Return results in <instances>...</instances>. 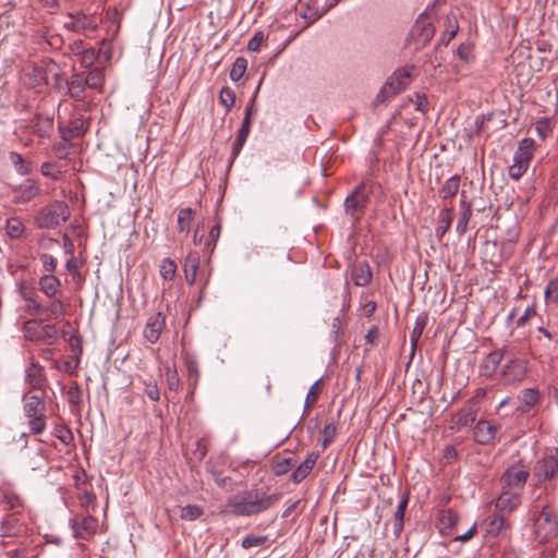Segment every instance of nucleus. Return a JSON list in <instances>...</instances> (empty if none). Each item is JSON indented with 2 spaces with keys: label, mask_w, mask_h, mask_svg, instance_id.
<instances>
[{
  "label": "nucleus",
  "mask_w": 558,
  "mask_h": 558,
  "mask_svg": "<svg viewBox=\"0 0 558 558\" xmlns=\"http://www.w3.org/2000/svg\"><path fill=\"white\" fill-rule=\"evenodd\" d=\"M279 493H268L264 488L253 487L235 493L227 500L229 512L236 517H253L272 508L280 500Z\"/></svg>",
  "instance_id": "obj_1"
},
{
  "label": "nucleus",
  "mask_w": 558,
  "mask_h": 558,
  "mask_svg": "<svg viewBox=\"0 0 558 558\" xmlns=\"http://www.w3.org/2000/svg\"><path fill=\"white\" fill-rule=\"evenodd\" d=\"M23 414L27 418L31 434L40 435L47 427L46 402L37 395L23 397Z\"/></svg>",
  "instance_id": "obj_2"
},
{
  "label": "nucleus",
  "mask_w": 558,
  "mask_h": 558,
  "mask_svg": "<svg viewBox=\"0 0 558 558\" xmlns=\"http://www.w3.org/2000/svg\"><path fill=\"white\" fill-rule=\"evenodd\" d=\"M27 437L26 433L20 436V440H24L23 462L32 471H43L49 462L48 451L40 439L36 438L28 445Z\"/></svg>",
  "instance_id": "obj_3"
},
{
  "label": "nucleus",
  "mask_w": 558,
  "mask_h": 558,
  "mask_svg": "<svg viewBox=\"0 0 558 558\" xmlns=\"http://www.w3.org/2000/svg\"><path fill=\"white\" fill-rule=\"evenodd\" d=\"M70 217V208L65 202L56 201L40 209L36 223L40 229H51L65 222Z\"/></svg>",
  "instance_id": "obj_4"
},
{
  "label": "nucleus",
  "mask_w": 558,
  "mask_h": 558,
  "mask_svg": "<svg viewBox=\"0 0 558 558\" xmlns=\"http://www.w3.org/2000/svg\"><path fill=\"white\" fill-rule=\"evenodd\" d=\"M534 533L539 542H547L557 535L558 515L549 506H544L535 519Z\"/></svg>",
  "instance_id": "obj_5"
},
{
  "label": "nucleus",
  "mask_w": 558,
  "mask_h": 558,
  "mask_svg": "<svg viewBox=\"0 0 558 558\" xmlns=\"http://www.w3.org/2000/svg\"><path fill=\"white\" fill-rule=\"evenodd\" d=\"M24 337L29 341L53 344L58 338V329L52 324L44 325L41 320L28 319L23 326Z\"/></svg>",
  "instance_id": "obj_6"
},
{
  "label": "nucleus",
  "mask_w": 558,
  "mask_h": 558,
  "mask_svg": "<svg viewBox=\"0 0 558 558\" xmlns=\"http://www.w3.org/2000/svg\"><path fill=\"white\" fill-rule=\"evenodd\" d=\"M530 368V361L525 356H512L504 364L500 375L505 384L518 385L527 377Z\"/></svg>",
  "instance_id": "obj_7"
},
{
  "label": "nucleus",
  "mask_w": 558,
  "mask_h": 558,
  "mask_svg": "<svg viewBox=\"0 0 558 558\" xmlns=\"http://www.w3.org/2000/svg\"><path fill=\"white\" fill-rule=\"evenodd\" d=\"M371 196V189L365 183L359 184L344 199V209L354 220L364 215Z\"/></svg>",
  "instance_id": "obj_8"
},
{
  "label": "nucleus",
  "mask_w": 558,
  "mask_h": 558,
  "mask_svg": "<svg viewBox=\"0 0 558 558\" xmlns=\"http://www.w3.org/2000/svg\"><path fill=\"white\" fill-rule=\"evenodd\" d=\"M538 482L549 481L558 476V449L553 448L544 453L533 470Z\"/></svg>",
  "instance_id": "obj_9"
},
{
  "label": "nucleus",
  "mask_w": 558,
  "mask_h": 558,
  "mask_svg": "<svg viewBox=\"0 0 558 558\" xmlns=\"http://www.w3.org/2000/svg\"><path fill=\"white\" fill-rule=\"evenodd\" d=\"M427 11L428 9L420 14L410 32V35L417 47L425 46L430 41L435 34V27Z\"/></svg>",
  "instance_id": "obj_10"
},
{
  "label": "nucleus",
  "mask_w": 558,
  "mask_h": 558,
  "mask_svg": "<svg viewBox=\"0 0 558 558\" xmlns=\"http://www.w3.org/2000/svg\"><path fill=\"white\" fill-rule=\"evenodd\" d=\"M70 526L75 538L89 539L97 532L98 520L93 515H76L70 520Z\"/></svg>",
  "instance_id": "obj_11"
},
{
  "label": "nucleus",
  "mask_w": 558,
  "mask_h": 558,
  "mask_svg": "<svg viewBox=\"0 0 558 558\" xmlns=\"http://www.w3.org/2000/svg\"><path fill=\"white\" fill-rule=\"evenodd\" d=\"M39 193L40 185L33 179H25L12 187V201L16 204H25L37 197Z\"/></svg>",
  "instance_id": "obj_12"
},
{
  "label": "nucleus",
  "mask_w": 558,
  "mask_h": 558,
  "mask_svg": "<svg viewBox=\"0 0 558 558\" xmlns=\"http://www.w3.org/2000/svg\"><path fill=\"white\" fill-rule=\"evenodd\" d=\"M499 432V425L492 421L480 420L474 427V440L480 445H489L495 441Z\"/></svg>",
  "instance_id": "obj_13"
},
{
  "label": "nucleus",
  "mask_w": 558,
  "mask_h": 558,
  "mask_svg": "<svg viewBox=\"0 0 558 558\" xmlns=\"http://www.w3.org/2000/svg\"><path fill=\"white\" fill-rule=\"evenodd\" d=\"M69 21L64 23V27L74 33H85L86 31L97 29V24L85 13H68Z\"/></svg>",
  "instance_id": "obj_14"
},
{
  "label": "nucleus",
  "mask_w": 558,
  "mask_h": 558,
  "mask_svg": "<svg viewBox=\"0 0 558 558\" xmlns=\"http://www.w3.org/2000/svg\"><path fill=\"white\" fill-rule=\"evenodd\" d=\"M459 522V515L458 513L448 508V509H441L437 513V522L436 526L439 531V533L444 536H450L453 532V529Z\"/></svg>",
  "instance_id": "obj_15"
},
{
  "label": "nucleus",
  "mask_w": 558,
  "mask_h": 558,
  "mask_svg": "<svg viewBox=\"0 0 558 558\" xmlns=\"http://www.w3.org/2000/svg\"><path fill=\"white\" fill-rule=\"evenodd\" d=\"M529 476L527 470L519 465H511L504 472L501 481L509 487L522 488Z\"/></svg>",
  "instance_id": "obj_16"
},
{
  "label": "nucleus",
  "mask_w": 558,
  "mask_h": 558,
  "mask_svg": "<svg viewBox=\"0 0 558 558\" xmlns=\"http://www.w3.org/2000/svg\"><path fill=\"white\" fill-rule=\"evenodd\" d=\"M166 326V317L161 313H155L149 316L144 328V337L155 343L160 338L161 331Z\"/></svg>",
  "instance_id": "obj_17"
},
{
  "label": "nucleus",
  "mask_w": 558,
  "mask_h": 558,
  "mask_svg": "<svg viewBox=\"0 0 558 558\" xmlns=\"http://www.w3.org/2000/svg\"><path fill=\"white\" fill-rule=\"evenodd\" d=\"M521 505V495L509 490L502 492L495 502V511L504 514L511 513Z\"/></svg>",
  "instance_id": "obj_18"
},
{
  "label": "nucleus",
  "mask_w": 558,
  "mask_h": 558,
  "mask_svg": "<svg viewBox=\"0 0 558 558\" xmlns=\"http://www.w3.org/2000/svg\"><path fill=\"white\" fill-rule=\"evenodd\" d=\"M85 75L84 73L75 72L72 74L71 78L65 82L66 85V93L69 96L76 100L82 101L86 98V88L87 85L85 84Z\"/></svg>",
  "instance_id": "obj_19"
},
{
  "label": "nucleus",
  "mask_w": 558,
  "mask_h": 558,
  "mask_svg": "<svg viewBox=\"0 0 558 558\" xmlns=\"http://www.w3.org/2000/svg\"><path fill=\"white\" fill-rule=\"evenodd\" d=\"M26 383L37 390H44L47 387V377L44 367L37 362H32L26 369Z\"/></svg>",
  "instance_id": "obj_20"
},
{
  "label": "nucleus",
  "mask_w": 558,
  "mask_h": 558,
  "mask_svg": "<svg viewBox=\"0 0 558 558\" xmlns=\"http://www.w3.org/2000/svg\"><path fill=\"white\" fill-rule=\"evenodd\" d=\"M319 458V452L312 451L307 454L304 461H302L298 468L293 471L291 475V480L294 484L301 483L303 480H305L314 466L317 463V460Z\"/></svg>",
  "instance_id": "obj_21"
},
{
  "label": "nucleus",
  "mask_w": 558,
  "mask_h": 558,
  "mask_svg": "<svg viewBox=\"0 0 558 558\" xmlns=\"http://www.w3.org/2000/svg\"><path fill=\"white\" fill-rule=\"evenodd\" d=\"M25 532L23 523L14 515H8L1 523V537H17Z\"/></svg>",
  "instance_id": "obj_22"
},
{
  "label": "nucleus",
  "mask_w": 558,
  "mask_h": 558,
  "mask_svg": "<svg viewBox=\"0 0 558 558\" xmlns=\"http://www.w3.org/2000/svg\"><path fill=\"white\" fill-rule=\"evenodd\" d=\"M201 264V257L197 252H190L183 264L185 280L189 284H194L196 281L197 271Z\"/></svg>",
  "instance_id": "obj_23"
},
{
  "label": "nucleus",
  "mask_w": 558,
  "mask_h": 558,
  "mask_svg": "<svg viewBox=\"0 0 558 558\" xmlns=\"http://www.w3.org/2000/svg\"><path fill=\"white\" fill-rule=\"evenodd\" d=\"M405 87L398 82L397 77H389L385 85L381 87L379 93L376 96L377 102H385L390 98L395 97L397 94L402 92Z\"/></svg>",
  "instance_id": "obj_24"
},
{
  "label": "nucleus",
  "mask_w": 558,
  "mask_h": 558,
  "mask_svg": "<svg viewBox=\"0 0 558 558\" xmlns=\"http://www.w3.org/2000/svg\"><path fill=\"white\" fill-rule=\"evenodd\" d=\"M409 497L404 495L398 504V507L393 513L391 523L392 532L396 537H399L403 531L404 513L408 507Z\"/></svg>",
  "instance_id": "obj_25"
},
{
  "label": "nucleus",
  "mask_w": 558,
  "mask_h": 558,
  "mask_svg": "<svg viewBox=\"0 0 558 558\" xmlns=\"http://www.w3.org/2000/svg\"><path fill=\"white\" fill-rule=\"evenodd\" d=\"M372 270L367 263H359L352 269V280L357 287H366L372 281Z\"/></svg>",
  "instance_id": "obj_26"
},
{
  "label": "nucleus",
  "mask_w": 558,
  "mask_h": 558,
  "mask_svg": "<svg viewBox=\"0 0 558 558\" xmlns=\"http://www.w3.org/2000/svg\"><path fill=\"white\" fill-rule=\"evenodd\" d=\"M478 407L465 405L456 415L454 427L461 428L473 424L476 420Z\"/></svg>",
  "instance_id": "obj_27"
},
{
  "label": "nucleus",
  "mask_w": 558,
  "mask_h": 558,
  "mask_svg": "<svg viewBox=\"0 0 558 558\" xmlns=\"http://www.w3.org/2000/svg\"><path fill=\"white\" fill-rule=\"evenodd\" d=\"M61 287V281L53 275H44L39 278V289L48 298H56Z\"/></svg>",
  "instance_id": "obj_28"
},
{
  "label": "nucleus",
  "mask_w": 558,
  "mask_h": 558,
  "mask_svg": "<svg viewBox=\"0 0 558 558\" xmlns=\"http://www.w3.org/2000/svg\"><path fill=\"white\" fill-rule=\"evenodd\" d=\"M454 216L453 208H444L438 215V226L435 229L436 236L441 239L446 232L450 229L452 219Z\"/></svg>",
  "instance_id": "obj_29"
},
{
  "label": "nucleus",
  "mask_w": 558,
  "mask_h": 558,
  "mask_svg": "<svg viewBox=\"0 0 558 558\" xmlns=\"http://www.w3.org/2000/svg\"><path fill=\"white\" fill-rule=\"evenodd\" d=\"M535 153V141L531 137H525L520 141L518 149L515 150L513 157L522 159L530 163Z\"/></svg>",
  "instance_id": "obj_30"
},
{
  "label": "nucleus",
  "mask_w": 558,
  "mask_h": 558,
  "mask_svg": "<svg viewBox=\"0 0 558 558\" xmlns=\"http://www.w3.org/2000/svg\"><path fill=\"white\" fill-rule=\"evenodd\" d=\"M486 531L489 535L497 536L507 526L504 514L495 511L486 519Z\"/></svg>",
  "instance_id": "obj_31"
},
{
  "label": "nucleus",
  "mask_w": 558,
  "mask_h": 558,
  "mask_svg": "<svg viewBox=\"0 0 558 558\" xmlns=\"http://www.w3.org/2000/svg\"><path fill=\"white\" fill-rule=\"evenodd\" d=\"M85 84L90 89L101 90L105 83L104 70L100 68H94L85 75Z\"/></svg>",
  "instance_id": "obj_32"
},
{
  "label": "nucleus",
  "mask_w": 558,
  "mask_h": 558,
  "mask_svg": "<svg viewBox=\"0 0 558 558\" xmlns=\"http://www.w3.org/2000/svg\"><path fill=\"white\" fill-rule=\"evenodd\" d=\"M0 502L4 506L5 510H19L24 507L23 499L12 490H4L1 494Z\"/></svg>",
  "instance_id": "obj_33"
},
{
  "label": "nucleus",
  "mask_w": 558,
  "mask_h": 558,
  "mask_svg": "<svg viewBox=\"0 0 558 558\" xmlns=\"http://www.w3.org/2000/svg\"><path fill=\"white\" fill-rule=\"evenodd\" d=\"M427 324V315L421 314L416 317L414 327L410 335V341L412 345V354L414 353V350L418 343V340L426 327Z\"/></svg>",
  "instance_id": "obj_34"
},
{
  "label": "nucleus",
  "mask_w": 558,
  "mask_h": 558,
  "mask_svg": "<svg viewBox=\"0 0 558 558\" xmlns=\"http://www.w3.org/2000/svg\"><path fill=\"white\" fill-rule=\"evenodd\" d=\"M459 186H460V177L452 175L446 180V182L439 190V196L444 199L451 198L458 193Z\"/></svg>",
  "instance_id": "obj_35"
},
{
  "label": "nucleus",
  "mask_w": 558,
  "mask_h": 558,
  "mask_svg": "<svg viewBox=\"0 0 558 558\" xmlns=\"http://www.w3.org/2000/svg\"><path fill=\"white\" fill-rule=\"evenodd\" d=\"M24 82L32 87L45 84V76L39 64L32 66L29 71L24 73Z\"/></svg>",
  "instance_id": "obj_36"
},
{
  "label": "nucleus",
  "mask_w": 558,
  "mask_h": 558,
  "mask_svg": "<svg viewBox=\"0 0 558 558\" xmlns=\"http://www.w3.org/2000/svg\"><path fill=\"white\" fill-rule=\"evenodd\" d=\"M461 208H462V211H461L460 218H459L457 227H456V231L460 235H462L466 232L468 225H469V221L472 216V208H471L470 204H466L464 201H462Z\"/></svg>",
  "instance_id": "obj_37"
},
{
  "label": "nucleus",
  "mask_w": 558,
  "mask_h": 558,
  "mask_svg": "<svg viewBox=\"0 0 558 558\" xmlns=\"http://www.w3.org/2000/svg\"><path fill=\"white\" fill-rule=\"evenodd\" d=\"M52 301L45 306V313L49 318L59 319L65 314V305L59 298H51Z\"/></svg>",
  "instance_id": "obj_38"
},
{
  "label": "nucleus",
  "mask_w": 558,
  "mask_h": 558,
  "mask_svg": "<svg viewBox=\"0 0 558 558\" xmlns=\"http://www.w3.org/2000/svg\"><path fill=\"white\" fill-rule=\"evenodd\" d=\"M194 218V210L191 208H182L178 214V228L181 232L189 233L191 223Z\"/></svg>",
  "instance_id": "obj_39"
},
{
  "label": "nucleus",
  "mask_w": 558,
  "mask_h": 558,
  "mask_svg": "<svg viewBox=\"0 0 558 558\" xmlns=\"http://www.w3.org/2000/svg\"><path fill=\"white\" fill-rule=\"evenodd\" d=\"M24 229H25L24 225H23V222L21 221L20 218L12 217V218L7 220L5 230H7V234L11 239L20 238L23 234Z\"/></svg>",
  "instance_id": "obj_40"
},
{
  "label": "nucleus",
  "mask_w": 558,
  "mask_h": 558,
  "mask_svg": "<svg viewBox=\"0 0 558 558\" xmlns=\"http://www.w3.org/2000/svg\"><path fill=\"white\" fill-rule=\"evenodd\" d=\"M247 69V60L244 57H238L233 62L230 71V78L233 82L240 81L245 74Z\"/></svg>",
  "instance_id": "obj_41"
},
{
  "label": "nucleus",
  "mask_w": 558,
  "mask_h": 558,
  "mask_svg": "<svg viewBox=\"0 0 558 558\" xmlns=\"http://www.w3.org/2000/svg\"><path fill=\"white\" fill-rule=\"evenodd\" d=\"M160 276L163 280L171 281L177 274V264L171 258H163L160 264Z\"/></svg>",
  "instance_id": "obj_42"
},
{
  "label": "nucleus",
  "mask_w": 558,
  "mask_h": 558,
  "mask_svg": "<svg viewBox=\"0 0 558 558\" xmlns=\"http://www.w3.org/2000/svg\"><path fill=\"white\" fill-rule=\"evenodd\" d=\"M519 400L527 408L534 407L539 401V392L535 388L523 389L519 395Z\"/></svg>",
  "instance_id": "obj_43"
},
{
  "label": "nucleus",
  "mask_w": 558,
  "mask_h": 558,
  "mask_svg": "<svg viewBox=\"0 0 558 558\" xmlns=\"http://www.w3.org/2000/svg\"><path fill=\"white\" fill-rule=\"evenodd\" d=\"M529 165L526 161L513 157V163L508 170L509 177L513 180H519L527 170Z\"/></svg>",
  "instance_id": "obj_44"
},
{
  "label": "nucleus",
  "mask_w": 558,
  "mask_h": 558,
  "mask_svg": "<svg viewBox=\"0 0 558 558\" xmlns=\"http://www.w3.org/2000/svg\"><path fill=\"white\" fill-rule=\"evenodd\" d=\"M203 508L197 505H187L181 508L180 518L183 520L193 521L203 514Z\"/></svg>",
  "instance_id": "obj_45"
},
{
  "label": "nucleus",
  "mask_w": 558,
  "mask_h": 558,
  "mask_svg": "<svg viewBox=\"0 0 558 558\" xmlns=\"http://www.w3.org/2000/svg\"><path fill=\"white\" fill-rule=\"evenodd\" d=\"M219 102L227 109L230 110L235 104V94L228 87L223 86L219 92Z\"/></svg>",
  "instance_id": "obj_46"
},
{
  "label": "nucleus",
  "mask_w": 558,
  "mask_h": 558,
  "mask_svg": "<svg viewBox=\"0 0 558 558\" xmlns=\"http://www.w3.org/2000/svg\"><path fill=\"white\" fill-rule=\"evenodd\" d=\"M39 65L45 76V84H49L50 76H52L56 72L61 70L52 59H45L40 62Z\"/></svg>",
  "instance_id": "obj_47"
},
{
  "label": "nucleus",
  "mask_w": 558,
  "mask_h": 558,
  "mask_svg": "<svg viewBox=\"0 0 558 558\" xmlns=\"http://www.w3.org/2000/svg\"><path fill=\"white\" fill-rule=\"evenodd\" d=\"M267 541V536L264 535H255V534H247L241 543V546L244 549H250L252 547H260L263 546Z\"/></svg>",
  "instance_id": "obj_48"
},
{
  "label": "nucleus",
  "mask_w": 558,
  "mask_h": 558,
  "mask_svg": "<svg viewBox=\"0 0 558 558\" xmlns=\"http://www.w3.org/2000/svg\"><path fill=\"white\" fill-rule=\"evenodd\" d=\"M98 58V53L92 47H87L83 53H81L77 59L83 68L92 66Z\"/></svg>",
  "instance_id": "obj_49"
},
{
  "label": "nucleus",
  "mask_w": 558,
  "mask_h": 558,
  "mask_svg": "<svg viewBox=\"0 0 558 558\" xmlns=\"http://www.w3.org/2000/svg\"><path fill=\"white\" fill-rule=\"evenodd\" d=\"M323 439L322 446L323 448H327L335 439L337 435V425L333 422L327 423L322 432Z\"/></svg>",
  "instance_id": "obj_50"
},
{
  "label": "nucleus",
  "mask_w": 558,
  "mask_h": 558,
  "mask_svg": "<svg viewBox=\"0 0 558 558\" xmlns=\"http://www.w3.org/2000/svg\"><path fill=\"white\" fill-rule=\"evenodd\" d=\"M545 299L549 303L558 304V277L549 280L547 283Z\"/></svg>",
  "instance_id": "obj_51"
},
{
  "label": "nucleus",
  "mask_w": 558,
  "mask_h": 558,
  "mask_svg": "<svg viewBox=\"0 0 558 558\" xmlns=\"http://www.w3.org/2000/svg\"><path fill=\"white\" fill-rule=\"evenodd\" d=\"M319 383H320V379L316 380L310 388L307 395H306V398H305V401H304V410L307 411L308 409H311L316 402H317V399H318V396H319Z\"/></svg>",
  "instance_id": "obj_52"
},
{
  "label": "nucleus",
  "mask_w": 558,
  "mask_h": 558,
  "mask_svg": "<svg viewBox=\"0 0 558 558\" xmlns=\"http://www.w3.org/2000/svg\"><path fill=\"white\" fill-rule=\"evenodd\" d=\"M504 360L502 353H499L498 349L492 351L487 354L483 366L492 365L490 372L494 373L499 367L501 361Z\"/></svg>",
  "instance_id": "obj_53"
},
{
  "label": "nucleus",
  "mask_w": 558,
  "mask_h": 558,
  "mask_svg": "<svg viewBox=\"0 0 558 558\" xmlns=\"http://www.w3.org/2000/svg\"><path fill=\"white\" fill-rule=\"evenodd\" d=\"M293 464L292 458L281 459L274 464V473L278 476L284 475L292 469Z\"/></svg>",
  "instance_id": "obj_54"
},
{
  "label": "nucleus",
  "mask_w": 558,
  "mask_h": 558,
  "mask_svg": "<svg viewBox=\"0 0 558 558\" xmlns=\"http://www.w3.org/2000/svg\"><path fill=\"white\" fill-rule=\"evenodd\" d=\"M458 458V450L453 445H447L442 449L440 462L442 464H452Z\"/></svg>",
  "instance_id": "obj_55"
},
{
  "label": "nucleus",
  "mask_w": 558,
  "mask_h": 558,
  "mask_svg": "<svg viewBox=\"0 0 558 558\" xmlns=\"http://www.w3.org/2000/svg\"><path fill=\"white\" fill-rule=\"evenodd\" d=\"M186 371L189 375V383L190 386H193V388L197 385L199 372H198V365L195 361L187 360L186 363Z\"/></svg>",
  "instance_id": "obj_56"
},
{
  "label": "nucleus",
  "mask_w": 558,
  "mask_h": 558,
  "mask_svg": "<svg viewBox=\"0 0 558 558\" xmlns=\"http://www.w3.org/2000/svg\"><path fill=\"white\" fill-rule=\"evenodd\" d=\"M300 16L307 21V25L314 23L318 19H320L322 13L317 8L307 5L300 12Z\"/></svg>",
  "instance_id": "obj_57"
},
{
  "label": "nucleus",
  "mask_w": 558,
  "mask_h": 558,
  "mask_svg": "<svg viewBox=\"0 0 558 558\" xmlns=\"http://www.w3.org/2000/svg\"><path fill=\"white\" fill-rule=\"evenodd\" d=\"M9 558H37V553L34 549H28L26 547L16 548L7 553Z\"/></svg>",
  "instance_id": "obj_58"
},
{
  "label": "nucleus",
  "mask_w": 558,
  "mask_h": 558,
  "mask_svg": "<svg viewBox=\"0 0 558 558\" xmlns=\"http://www.w3.org/2000/svg\"><path fill=\"white\" fill-rule=\"evenodd\" d=\"M56 436L64 445L71 444L74 439L72 432L65 426H58L56 428Z\"/></svg>",
  "instance_id": "obj_59"
},
{
  "label": "nucleus",
  "mask_w": 558,
  "mask_h": 558,
  "mask_svg": "<svg viewBox=\"0 0 558 558\" xmlns=\"http://www.w3.org/2000/svg\"><path fill=\"white\" fill-rule=\"evenodd\" d=\"M144 392L151 401H158L160 398L159 388L155 381H146Z\"/></svg>",
  "instance_id": "obj_60"
},
{
  "label": "nucleus",
  "mask_w": 558,
  "mask_h": 558,
  "mask_svg": "<svg viewBox=\"0 0 558 558\" xmlns=\"http://www.w3.org/2000/svg\"><path fill=\"white\" fill-rule=\"evenodd\" d=\"M28 302L26 312L31 315H40L45 313V306L38 303L34 298H26Z\"/></svg>",
  "instance_id": "obj_61"
},
{
  "label": "nucleus",
  "mask_w": 558,
  "mask_h": 558,
  "mask_svg": "<svg viewBox=\"0 0 558 558\" xmlns=\"http://www.w3.org/2000/svg\"><path fill=\"white\" fill-rule=\"evenodd\" d=\"M65 268L74 279L81 280L82 276L80 272V265L74 256H70V258L66 260Z\"/></svg>",
  "instance_id": "obj_62"
},
{
  "label": "nucleus",
  "mask_w": 558,
  "mask_h": 558,
  "mask_svg": "<svg viewBox=\"0 0 558 558\" xmlns=\"http://www.w3.org/2000/svg\"><path fill=\"white\" fill-rule=\"evenodd\" d=\"M40 260L45 271L53 272L57 268V259L50 254H43Z\"/></svg>",
  "instance_id": "obj_63"
},
{
  "label": "nucleus",
  "mask_w": 558,
  "mask_h": 558,
  "mask_svg": "<svg viewBox=\"0 0 558 558\" xmlns=\"http://www.w3.org/2000/svg\"><path fill=\"white\" fill-rule=\"evenodd\" d=\"M458 56L464 63H470L473 60L471 46L465 44L460 45L458 48Z\"/></svg>",
  "instance_id": "obj_64"
}]
</instances>
